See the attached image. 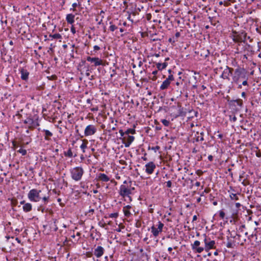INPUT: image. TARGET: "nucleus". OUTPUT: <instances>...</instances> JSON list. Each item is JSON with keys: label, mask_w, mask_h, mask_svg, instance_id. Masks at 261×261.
<instances>
[{"label": "nucleus", "mask_w": 261, "mask_h": 261, "mask_svg": "<svg viewBox=\"0 0 261 261\" xmlns=\"http://www.w3.org/2000/svg\"><path fill=\"white\" fill-rule=\"evenodd\" d=\"M131 181L125 180L123 184L120 187V193L121 196L125 197V195H129L132 191L134 190V188L130 187Z\"/></svg>", "instance_id": "nucleus-4"}, {"label": "nucleus", "mask_w": 261, "mask_h": 261, "mask_svg": "<svg viewBox=\"0 0 261 261\" xmlns=\"http://www.w3.org/2000/svg\"><path fill=\"white\" fill-rule=\"evenodd\" d=\"M123 198H124V200L128 202L132 201V198L129 196V195H125V197H123Z\"/></svg>", "instance_id": "nucleus-29"}, {"label": "nucleus", "mask_w": 261, "mask_h": 261, "mask_svg": "<svg viewBox=\"0 0 261 261\" xmlns=\"http://www.w3.org/2000/svg\"><path fill=\"white\" fill-rule=\"evenodd\" d=\"M213 156L211 155H210L208 156V159L209 160V161H212L213 160Z\"/></svg>", "instance_id": "nucleus-39"}, {"label": "nucleus", "mask_w": 261, "mask_h": 261, "mask_svg": "<svg viewBox=\"0 0 261 261\" xmlns=\"http://www.w3.org/2000/svg\"><path fill=\"white\" fill-rule=\"evenodd\" d=\"M168 250L169 251H171L172 250V248L170 247L168 248Z\"/></svg>", "instance_id": "nucleus-48"}, {"label": "nucleus", "mask_w": 261, "mask_h": 261, "mask_svg": "<svg viewBox=\"0 0 261 261\" xmlns=\"http://www.w3.org/2000/svg\"><path fill=\"white\" fill-rule=\"evenodd\" d=\"M231 73L230 68L227 67L224 69L221 76L224 79H228Z\"/></svg>", "instance_id": "nucleus-15"}, {"label": "nucleus", "mask_w": 261, "mask_h": 261, "mask_svg": "<svg viewBox=\"0 0 261 261\" xmlns=\"http://www.w3.org/2000/svg\"><path fill=\"white\" fill-rule=\"evenodd\" d=\"M240 79H246V72L244 69L238 68L235 70L233 81L234 82L238 83Z\"/></svg>", "instance_id": "nucleus-6"}, {"label": "nucleus", "mask_w": 261, "mask_h": 261, "mask_svg": "<svg viewBox=\"0 0 261 261\" xmlns=\"http://www.w3.org/2000/svg\"><path fill=\"white\" fill-rule=\"evenodd\" d=\"M162 123L166 126H167L169 125L170 122L169 121L166 120V119H162L161 120Z\"/></svg>", "instance_id": "nucleus-28"}, {"label": "nucleus", "mask_w": 261, "mask_h": 261, "mask_svg": "<svg viewBox=\"0 0 261 261\" xmlns=\"http://www.w3.org/2000/svg\"><path fill=\"white\" fill-rule=\"evenodd\" d=\"M131 208L130 205H127L123 207V212L125 216H129L130 214L129 209Z\"/></svg>", "instance_id": "nucleus-21"}, {"label": "nucleus", "mask_w": 261, "mask_h": 261, "mask_svg": "<svg viewBox=\"0 0 261 261\" xmlns=\"http://www.w3.org/2000/svg\"><path fill=\"white\" fill-rule=\"evenodd\" d=\"M77 4L76 3H73L72 5V6L73 8H75L77 7Z\"/></svg>", "instance_id": "nucleus-42"}, {"label": "nucleus", "mask_w": 261, "mask_h": 261, "mask_svg": "<svg viewBox=\"0 0 261 261\" xmlns=\"http://www.w3.org/2000/svg\"><path fill=\"white\" fill-rule=\"evenodd\" d=\"M42 131L45 133L44 139L46 140H49V139L48 137H51L53 136V133L49 130L44 129Z\"/></svg>", "instance_id": "nucleus-19"}, {"label": "nucleus", "mask_w": 261, "mask_h": 261, "mask_svg": "<svg viewBox=\"0 0 261 261\" xmlns=\"http://www.w3.org/2000/svg\"><path fill=\"white\" fill-rule=\"evenodd\" d=\"M232 39L235 42L239 41V39L237 37H235L234 36L232 37Z\"/></svg>", "instance_id": "nucleus-38"}, {"label": "nucleus", "mask_w": 261, "mask_h": 261, "mask_svg": "<svg viewBox=\"0 0 261 261\" xmlns=\"http://www.w3.org/2000/svg\"><path fill=\"white\" fill-rule=\"evenodd\" d=\"M236 206L237 207H239L240 206V203H236Z\"/></svg>", "instance_id": "nucleus-47"}, {"label": "nucleus", "mask_w": 261, "mask_h": 261, "mask_svg": "<svg viewBox=\"0 0 261 261\" xmlns=\"http://www.w3.org/2000/svg\"><path fill=\"white\" fill-rule=\"evenodd\" d=\"M110 30H111L112 31H114V25H111L110 27Z\"/></svg>", "instance_id": "nucleus-40"}, {"label": "nucleus", "mask_w": 261, "mask_h": 261, "mask_svg": "<svg viewBox=\"0 0 261 261\" xmlns=\"http://www.w3.org/2000/svg\"><path fill=\"white\" fill-rule=\"evenodd\" d=\"M203 236L204 247L200 246V241L198 240L195 241L194 243L192 244H191L192 249L194 252L200 253L204 250H205L206 252H208L210 250L215 248V242L213 240H211L210 238H207L206 234H205L203 235Z\"/></svg>", "instance_id": "nucleus-1"}, {"label": "nucleus", "mask_w": 261, "mask_h": 261, "mask_svg": "<svg viewBox=\"0 0 261 261\" xmlns=\"http://www.w3.org/2000/svg\"><path fill=\"white\" fill-rule=\"evenodd\" d=\"M222 4H223V2H221H221H219V4H220V5H222Z\"/></svg>", "instance_id": "nucleus-57"}, {"label": "nucleus", "mask_w": 261, "mask_h": 261, "mask_svg": "<svg viewBox=\"0 0 261 261\" xmlns=\"http://www.w3.org/2000/svg\"><path fill=\"white\" fill-rule=\"evenodd\" d=\"M160 147L158 146L155 147H152L151 149L153 150L154 152H156L158 150H159Z\"/></svg>", "instance_id": "nucleus-33"}, {"label": "nucleus", "mask_w": 261, "mask_h": 261, "mask_svg": "<svg viewBox=\"0 0 261 261\" xmlns=\"http://www.w3.org/2000/svg\"><path fill=\"white\" fill-rule=\"evenodd\" d=\"M71 178L74 181H80L84 174V171L82 167L77 166L70 169Z\"/></svg>", "instance_id": "nucleus-3"}, {"label": "nucleus", "mask_w": 261, "mask_h": 261, "mask_svg": "<svg viewBox=\"0 0 261 261\" xmlns=\"http://www.w3.org/2000/svg\"><path fill=\"white\" fill-rule=\"evenodd\" d=\"M87 143H88L87 141H83L82 144L80 146V148L81 149V150H82V152L83 153L85 152V149L87 147Z\"/></svg>", "instance_id": "nucleus-23"}, {"label": "nucleus", "mask_w": 261, "mask_h": 261, "mask_svg": "<svg viewBox=\"0 0 261 261\" xmlns=\"http://www.w3.org/2000/svg\"><path fill=\"white\" fill-rule=\"evenodd\" d=\"M63 47L65 48V47H67V45L64 44V45H63Z\"/></svg>", "instance_id": "nucleus-58"}, {"label": "nucleus", "mask_w": 261, "mask_h": 261, "mask_svg": "<svg viewBox=\"0 0 261 261\" xmlns=\"http://www.w3.org/2000/svg\"><path fill=\"white\" fill-rule=\"evenodd\" d=\"M26 132H27V133H29V129H27V130H26Z\"/></svg>", "instance_id": "nucleus-63"}, {"label": "nucleus", "mask_w": 261, "mask_h": 261, "mask_svg": "<svg viewBox=\"0 0 261 261\" xmlns=\"http://www.w3.org/2000/svg\"><path fill=\"white\" fill-rule=\"evenodd\" d=\"M134 133L135 130L132 129H127L125 132H123L121 129L119 130L120 135V139L122 140L125 147H129L131 143L134 141V137L133 136H130L129 134L131 133L132 134H133Z\"/></svg>", "instance_id": "nucleus-2"}, {"label": "nucleus", "mask_w": 261, "mask_h": 261, "mask_svg": "<svg viewBox=\"0 0 261 261\" xmlns=\"http://www.w3.org/2000/svg\"><path fill=\"white\" fill-rule=\"evenodd\" d=\"M87 101L88 103H90V99H87Z\"/></svg>", "instance_id": "nucleus-59"}, {"label": "nucleus", "mask_w": 261, "mask_h": 261, "mask_svg": "<svg viewBox=\"0 0 261 261\" xmlns=\"http://www.w3.org/2000/svg\"><path fill=\"white\" fill-rule=\"evenodd\" d=\"M211 253H208V256H211Z\"/></svg>", "instance_id": "nucleus-64"}, {"label": "nucleus", "mask_w": 261, "mask_h": 261, "mask_svg": "<svg viewBox=\"0 0 261 261\" xmlns=\"http://www.w3.org/2000/svg\"><path fill=\"white\" fill-rule=\"evenodd\" d=\"M244 80H245L242 83V85L244 86H246L247 85V77H246V79H244Z\"/></svg>", "instance_id": "nucleus-36"}, {"label": "nucleus", "mask_w": 261, "mask_h": 261, "mask_svg": "<svg viewBox=\"0 0 261 261\" xmlns=\"http://www.w3.org/2000/svg\"><path fill=\"white\" fill-rule=\"evenodd\" d=\"M171 185H172V183L171 182V181H168L167 182V186L169 188L171 187Z\"/></svg>", "instance_id": "nucleus-37"}, {"label": "nucleus", "mask_w": 261, "mask_h": 261, "mask_svg": "<svg viewBox=\"0 0 261 261\" xmlns=\"http://www.w3.org/2000/svg\"><path fill=\"white\" fill-rule=\"evenodd\" d=\"M19 71L21 75V79L25 81H28L29 79V75L30 74L28 70L24 68H20L19 69Z\"/></svg>", "instance_id": "nucleus-13"}, {"label": "nucleus", "mask_w": 261, "mask_h": 261, "mask_svg": "<svg viewBox=\"0 0 261 261\" xmlns=\"http://www.w3.org/2000/svg\"><path fill=\"white\" fill-rule=\"evenodd\" d=\"M115 178L119 179L120 178V176H115Z\"/></svg>", "instance_id": "nucleus-51"}, {"label": "nucleus", "mask_w": 261, "mask_h": 261, "mask_svg": "<svg viewBox=\"0 0 261 261\" xmlns=\"http://www.w3.org/2000/svg\"><path fill=\"white\" fill-rule=\"evenodd\" d=\"M225 215V213L223 211H220L219 212V216L221 217V218L224 219Z\"/></svg>", "instance_id": "nucleus-30"}, {"label": "nucleus", "mask_w": 261, "mask_h": 261, "mask_svg": "<svg viewBox=\"0 0 261 261\" xmlns=\"http://www.w3.org/2000/svg\"><path fill=\"white\" fill-rule=\"evenodd\" d=\"M110 217H114V213H112V214L110 215Z\"/></svg>", "instance_id": "nucleus-50"}, {"label": "nucleus", "mask_w": 261, "mask_h": 261, "mask_svg": "<svg viewBox=\"0 0 261 261\" xmlns=\"http://www.w3.org/2000/svg\"><path fill=\"white\" fill-rule=\"evenodd\" d=\"M49 37H51L52 39H62V36L59 33H56L54 34H50L49 35Z\"/></svg>", "instance_id": "nucleus-24"}, {"label": "nucleus", "mask_w": 261, "mask_h": 261, "mask_svg": "<svg viewBox=\"0 0 261 261\" xmlns=\"http://www.w3.org/2000/svg\"><path fill=\"white\" fill-rule=\"evenodd\" d=\"M86 75L87 76H89V75H90V73H89V72H88V71H87V72L86 73Z\"/></svg>", "instance_id": "nucleus-53"}, {"label": "nucleus", "mask_w": 261, "mask_h": 261, "mask_svg": "<svg viewBox=\"0 0 261 261\" xmlns=\"http://www.w3.org/2000/svg\"><path fill=\"white\" fill-rule=\"evenodd\" d=\"M167 66V63L166 62L163 63H157L156 66L159 70H162L164 69H165Z\"/></svg>", "instance_id": "nucleus-20"}, {"label": "nucleus", "mask_w": 261, "mask_h": 261, "mask_svg": "<svg viewBox=\"0 0 261 261\" xmlns=\"http://www.w3.org/2000/svg\"><path fill=\"white\" fill-rule=\"evenodd\" d=\"M174 80L173 75L170 74L165 81H164L160 86V89L162 90H165L168 88L171 82Z\"/></svg>", "instance_id": "nucleus-9"}, {"label": "nucleus", "mask_w": 261, "mask_h": 261, "mask_svg": "<svg viewBox=\"0 0 261 261\" xmlns=\"http://www.w3.org/2000/svg\"><path fill=\"white\" fill-rule=\"evenodd\" d=\"M17 151L21 153L22 155H25L27 152L25 149H24L22 148H20Z\"/></svg>", "instance_id": "nucleus-27"}, {"label": "nucleus", "mask_w": 261, "mask_h": 261, "mask_svg": "<svg viewBox=\"0 0 261 261\" xmlns=\"http://www.w3.org/2000/svg\"><path fill=\"white\" fill-rule=\"evenodd\" d=\"M87 60L88 62L94 64V66H98L102 65V60L99 58L87 57Z\"/></svg>", "instance_id": "nucleus-11"}, {"label": "nucleus", "mask_w": 261, "mask_h": 261, "mask_svg": "<svg viewBox=\"0 0 261 261\" xmlns=\"http://www.w3.org/2000/svg\"><path fill=\"white\" fill-rule=\"evenodd\" d=\"M18 242H20V240L18 238H16V239Z\"/></svg>", "instance_id": "nucleus-60"}, {"label": "nucleus", "mask_w": 261, "mask_h": 261, "mask_svg": "<svg viewBox=\"0 0 261 261\" xmlns=\"http://www.w3.org/2000/svg\"><path fill=\"white\" fill-rule=\"evenodd\" d=\"M179 33H177L176 34V36L178 37L179 36Z\"/></svg>", "instance_id": "nucleus-55"}, {"label": "nucleus", "mask_w": 261, "mask_h": 261, "mask_svg": "<svg viewBox=\"0 0 261 261\" xmlns=\"http://www.w3.org/2000/svg\"><path fill=\"white\" fill-rule=\"evenodd\" d=\"M22 210L25 213L30 212L32 210V204L29 202L26 203V204H24V205H23Z\"/></svg>", "instance_id": "nucleus-17"}, {"label": "nucleus", "mask_w": 261, "mask_h": 261, "mask_svg": "<svg viewBox=\"0 0 261 261\" xmlns=\"http://www.w3.org/2000/svg\"><path fill=\"white\" fill-rule=\"evenodd\" d=\"M94 212V210L93 208H90L89 210V211L87 212V214H93Z\"/></svg>", "instance_id": "nucleus-35"}, {"label": "nucleus", "mask_w": 261, "mask_h": 261, "mask_svg": "<svg viewBox=\"0 0 261 261\" xmlns=\"http://www.w3.org/2000/svg\"><path fill=\"white\" fill-rule=\"evenodd\" d=\"M20 204L24 205V204H26V202H25L24 200H22L20 202Z\"/></svg>", "instance_id": "nucleus-41"}, {"label": "nucleus", "mask_w": 261, "mask_h": 261, "mask_svg": "<svg viewBox=\"0 0 261 261\" xmlns=\"http://www.w3.org/2000/svg\"><path fill=\"white\" fill-rule=\"evenodd\" d=\"M10 44H13V42H12V41H11L10 42Z\"/></svg>", "instance_id": "nucleus-62"}, {"label": "nucleus", "mask_w": 261, "mask_h": 261, "mask_svg": "<svg viewBox=\"0 0 261 261\" xmlns=\"http://www.w3.org/2000/svg\"><path fill=\"white\" fill-rule=\"evenodd\" d=\"M74 15L72 14H68L66 17L67 22L69 24H73L74 22Z\"/></svg>", "instance_id": "nucleus-16"}, {"label": "nucleus", "mask_w": 261, "mask_h": 261, "mask_svg": "<svg viewBox=\"0 0 261 261\" xmlns=\"http://www.w3.org/2000/svg\"><path fill=\"white\" fill-rule=\"evenodd\" d=\"M155 168V165L152 162H150L146 164L145 166V172L148 174H152Z\"/></svg>", "instance_id": "nucleus-12"}, {"label": "nucleus", "mask_w": 261, "mask_h": 261, "mask_svg": "<svg viewBox=\"0 0 261 261\" xmlns=\"http://www.w3.org/2000/svg\"><path fill=\"white\" fill-rule=\"evenodd\" d=\"M109 119L111 123H108L107 129L108 131L110 132L111 130H114V125L113 124L114 119L112 116H110Z\"/></svg>", "instance_id": "nucleus-18"}, {"label": "nucleus", "mask_w": 261, "mask_h": 261, "mask_svg": "<svg viewBox=\"0 0 261 261\" xmlns=\"http://www.w3.org/2000/svg\"><path fill=\"white\" fill-rule=\"evenodd\" d=\"M99 177L102 181H108L109 180L108 176L103 173H101Z\"/></svg>", "instance_id": "nucleus-22"}, {"label": "nucleus", "mask_w": 261, "mask_h": 261, "mask_svg": "<svg viewBox=\"0 0 261 261\" xmlns=\"http://www.w3.org/2000/svg\"><path fill=\"white\" fill-rule=\"evenodd\" d=\"M258 57L261 58V54H259Z\"/></svg>", "instance_id": "nucleus-61"}, {"label": "nucleus", "mask_w": 261, "mask_h": 261, "mask_svg": "<svg viewBox=\"0 0 261 261\" xmlns=\"http://www.w3.org/2000/svg\"><path fill=\"white\" fill-rule=\"evenodd\" d=\"M70 10L74 11V8H70Z\"/></svg>", "instance_id": "nucleus-56"}, {"label": "nucleus", "mask_w": 261, "mask_h": 261, "mask_svg": "<svg viewBox=\"0 0 261 261\" xmlns=\"http://www.w3.org/2000/svg\"><path fill=\"white\" fill-rule=\"evenodd\" d=\"M23 123L29 128H33L39 125L38 122L34 120L32 117H28L23 120Z\"/></svg>", "instance_id": "nucleus-7"}, {"label": "nucleus", "mask_w": 261, "mask_h": 261, "mask_svg": "<svg viewBox=\"0 0 261 261\" xmlns=\"http://www.w3.org/2000/svg\"><path fill=\"white\" fill-rule=\"evenodd\" d=\"M164 224L161 222H159L157 227L153 225L151 227V232L154 236L156 237L162 232Z\"/></svg>", "instance_id": "nucleus-10"}, {"label": "nucleus", "mask_w": 261, "mask_h": 261, "mask_svg": "<svg viewBox=\"0 0 261 261\" xmlns=\"http://www.w3.org/2000/svg\"><path fill=\"white\" fill-rule=\"evenodd\" d=\"M97 110H98V108H97L91 109V111H97Z\"/></svg>", "instance_id": "nucleus-44"}, {"label": "nucleus", "mask_w": 261, "mask_h": 261, "mask_svg": "<svg viewBox=\"0 0 261 261\" xmlns=\"http://www.w3.org/2000/svg\"><path fill=\"white\" fill-rule=\"evenodd\" d=\"M97 131L96 127L92 124L87 125L84 130L85 136H89L94 135Z\"/></svg>", "instance_id": "nucleus-8"}, {"label": "nucleus", "mask_w": 261, "mask_h": 261, "mask_svg": "<svg viewBox=\"0 0 261 261\" xmlns=\"http://www.w3.org/2000/svg\"><path fill=\"white\" fill-rule=\"evenodd\" d=\"M96 20L97 21H98V24H100L101 23V21H102V20H101H101H100L99 21V20H98V18H96Z\"/></svg>", "instance_id": "nucleus-43"}, {"label": "nucleus", "mask_w": 261, "mask_h": 261, "mask_svg": "<svg viewBox=\"0 0 261 261\" xmlns=\"http://www.w3.org/2000/svg\"><path fill=\"white\" fill-rule=\"evenodd\" d=\"M103 248L101 246H97L94 251V254L97 257H101L103 254Z\"/></svg>", "instance_id": "nucleus-14"}, {"label": "nucleus", "mask_w": 261, "mask_h": 261, "mask_svg": "<svg viewBox=\"0 0 261 261\" xmlns=\"http://www.w3.org/2000/svg\"><path fill=\"white\" fill-rule=\"evenodd\" d=\"M157 73H158V71H156V70L153 71L152 72V74H153V75H155L157 74Z\"/></svg>", "instance_id": "nucleus-46"}, {"label": "nucleus", "mask_w": 261, "mask_h": 261, "mask_svg": "<svg viewBox=\"0 0 261 261\" xmlns=\"http://www.w3.org/2000/svg\"><path fill=\"white\" fill-rule=\"evenodd\" d=\"M197 220V216L196 215H194L193 217V221H195Z\"/></svg>", "instance_id": "nucleus-45"}, {"label": "nucleus", "mask_w": 261, "mask_h": 261, "mask_svg": "<svg viewBox=\"0 0 261 261\" xmlns=\"http://www.w3.org/2000/svg\"><path fill=\"white\" fill-rule=\"evenodd\" d=\"M242 97H244L245 96V92H242Z\"/></svg>", "instance_id": "nucleus-49"}, {"label": "nucleus", "mask_w": 261, "mask_h": 261, "mask_svg": "<svg viewBox=\"0 0 261 261\" xmlns=\"http://www.w3.org/2000/svg\"><path fill=\"white\" fill-rule=\"evenodd\" d=\"M57 201L58 202H60L61 201V199L59 198H58Z\"/></svg>", "instance_id": "nucleus-52"}, {"label": "nucleus", "mask_w": 261, "mask_h": 261, "mask_svg": "<svg viewBox=\"0 0 261 261\" xmlns=\"http://www.w3.org/2000/svg\"><path fill=\"white\" fill-rule=\"evenodd\" d=\"M230 196L231 199L232 200H237L238 199L237 196L235 194H232L230 195Z\"/></svg>", "instance_id": "nucleus-31"}, {"label": "nucleus", "mask_w": 261, "mask_h": 261, "mask_svg": "<svg viewBox=\"0 0 261 261\" xmlns=\"http://www.w3.org/2000/svg\"><path fill=\"white\" fill-rule=\"evenodd\" d=\"M49 196L48 195H44L43 197H41V200L44 203V204L47 203L48 201Z\"/></svg>", "instance_id": "nucleus-26"}, {"label": "nucleus", "mask_w": 261, "mask_h": 261, "mask_svg": "<svg viewBox=\"0 0 261 261\" xmlns=\"http://www.w3.org/2000/svg\"><path fill=\"white\" fill-rule=\"evenodd\" d=\"M70 31H71V32L73 34H75L76 33V30H75V28L74 27L73 25H72L71 28H70Z\"/></svg>", "instance_id": "nucleus-32"}, {"label": "nucleus", "mask_w": 261, "mask_h": 261, "mask_svg": "<svg viewBox=\"0 0 261 261\" xmlns=\"http://www.w3.org/2000/svg\"><path fill=\"white\" fill-rule=\"evenodd\" d=\"M214 254L215 255H218L217 252H215Z\"/></svg>", "instance_id": "nucleus-54"}, {"label": "nucleus", "mask_w": 261, "mask_h": 261, "mask_svg": "<svg viewBox=\"0 0 261 261\" xmlns=\"http://www.w3.org/2000/svg\"><path fill=\"white\" fill-rule=\"evenodd\" d=\"M64 154L65 155V156H68L69 158L73 157V153L70 148H69L67 151H65L64 152Z\"/></svg>", "instance_id": "nucleus-25"}, {"label": "nucleus", "mask_w": 261, "mask_h": 261, "mask_svg": "<svg viewBox=\"0 0 261 261\" xmlns=\"http://www.w3.org/2000/svg\"><path fill=\"white\" fill-rule=\"evenodd\" d=\"M93 49L94 51H97L100 49V47L98 45H94L93 47Z\"/></svg>", "instance_id": "nucleus-34"}, {"label": "nucleus", "mask_w": 261, "mask_h": 261, "mask_svg": "<svg viewBox=\"0 0 261 261\" xmlns=\"http://www.w3.org/2000/svg\"><path fill=\"white\" fill-rule=\"evenodd\" d=\"M41 193V190L32 189L29 192L28 194V198L32 202H39L41 199V196L40 195Z\"/></svg>", "instance_id": "nucleus-5"}]
</instances>
